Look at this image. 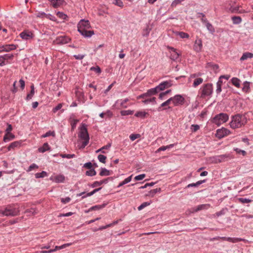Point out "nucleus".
<instances>
[{
  "mask_svg": "<svg viewBox=\"0 0 253 253\" xmlns=\"http://www.w3.org/2000/svg\"><path fill=\"white\" fill-rule=\"evenodd\" d=\"M90 27L88 20L82 19L78 24V31L84 37L90 38L94 34L93 30H88Z\"/></svg>",
  "mask_w": 253,
  "mask_h": 253,
  "instance_id": "obj_1",
  "label": "nucleus"
},
{
  "mask_svg": "<svg viewBox=\"0 0 253 253\" xmlns=\"http://www.w3.org/2000/svg\"><path fill=\"white\" fill-rule=\"evenodd\" d=\"M19 207L11 204L0 208V216H15L19 214Z\"/></svg>",
  "mask_w": 253,
  "mask_h": 253,
  "instance_id": "obj_2",
  "label": "nucleus"
},
{
  "mask_svg": "<svg viewBox=\"0 0 253 253\" xmlns=\"http://www.w3.org/2000/svg\"><path fill=\"white\" fill-rule=\"evenodd\" d=\"M247 123V119L245 115L237 114L231 117L230 126L232 128L235 129L244 126Z\"/></svg>",
  "mask_w": 253,
  "mask_h": 253,
  "instance_id": "obj_3",
  "label": "nucleus"
},
{
  "mask_svg": "<svg viewBox=\"0 0 253 253\" xmlns=\"http://www.w3.org/2000/svg\"><path fill=\"white\" fill-rule=\"evenodd\" d=\"M79 137L83 140L82 144L80 148H84L88 143L89 137L87 128L83 126L81 127V130L78 134Z\"/></svg>",
  "mask_w": 253,
  "mask_h": 253,
  "instance_id": "obj_4",
  "label": "nucleus"
},
{
  "mask_svg": "<svg viewBox=\"0 0 253 253\" xmlns=\"http://www.w3.org/2000/svg\"><path fill=\"white\" fill-rule=\"evenodd\" d=\"M229 119V115L226 113H221L215 115L211 120L212 123L219 126L226 123Z\"/></svg>",
  "mask_w": 253,
  "mask_h": 253,
  "instance_id": "obj_5",
  "label": "nucleus"
},
{
  "mask_svg": "<svg viewBox=\"0 0 253 253\" xmlns=\"http://www.w3.org/2000/svg\"><path fill=\"white\" fill-rule=\"evenodd\" d=\"M212 93V85L211 84L208 83L205 84L202 88V94L201 97L202 98L205 96H210Z\"/></svg>",
  "mask_w": 253,
  "mask_h": 253,
  "instance_id": "obj_6",
  "label": "nucleus"
},
{
  "mask_svg": "<svg viewBox=\"0 0 253 253\" xmlns=\"http://www.w3.org/2000/svg\"><path fill=\"white\" fill-rule=\"evenodd\" d=\"M171 103L174 106L182 105L185 101L184 98L181 95H175L173 97H170Z\"/></svg>",
  "mask_w": 253,
  "mask_h": 253,
  "instance_id": "obj_7",
  "label": "nucleus"
},
{
  "mask_svg": "<svg viewBox=\"0 0 253 253\" xmlns=\"http://www.w3.org/2000/svg\"><path fill=\"white\" fill-rule=\"evenodd\" d=\"M235 2V1H231L230 3L229 4L230 7L227 6L225 8V10L226 11L231 12L232 13H243L245 12V10L241 9L240 6H233L231 5V3Z\"/></svg>",
  "mask_w": 253,
  "mask_h": 253,
  "instance_id": "obj_8",
  "label": "nucleus"
},
{
  "mask_svg": "<svg viewBox=\"0 0 253 253\" xmlns=\"http://www.w3.org/2000/svg\"><path fill=\"white\" fill-rule=\"evenodd\" d=\"M158 92H159V91L156 86L154 88H152L150 89H148L146 93L139 95L137 97V98L138 99L145 98L146 97H150L152 95L157 94Z\"/></svg>",
  "mask_w": 253,
  "mask_h": 253,
  "instance_id": "obj_9",
  "label": "nucleus"
},
{
  "mask_svg": "<svg viewBox=\"0 0 253 253\" xmlns=\"http://www.w3.org/2000/svg\"><path fill=\"white\" fill-rule=\"evenodd\" d=\"M230 131L227 128L222 127L216 130L215 136L217 138L221 139L230 133Z\"/></svg>",
  "mask_w": 253,
  "mask_h": 253,
  "instance_id": "obj_10",
  "label": "nucleus"
},
{
  "mask_svg": "<svg viewBox=\"0 0 253 253\" xmlns=\"http://www.w3.org/2000/svg\"><path fill=\"white\" fill-rule=\"evenodd\" d=\"M218 238H220L223 241H227L231 243H237L240 241H243L245 243H249L248 240L240 238H231V237H218Z\"/></svg>",
  "mask_w": 253,
  "mask_h": 253,
  "instance_id": "obj_11",
  "label": "nucleus"
},
{
  "mask_svg": "<svg viewBox=\"0 0 253 253\" xmlns=\"http://www.w3.org/2000/svg\"><path fill=\"white\" fill-rule=\"evenodd\" d=\"M129 99L128 98H126L124 100L118 99L116 101L114 106L116 107L117 108H126L127 106L126 105V103L129 101Z\"/></svg>",
  "mask_w": 253,
  "mask_h": 253,
  "instance_id": "obj_12",
  "label": "nucleus"
},
{
  "mask_svg": "<svg viewBox=\"0 0 253 253\" xmlns=\"http://www.w3.org/2000/svg\"><path fill=\"white\" fill-rule=\"evenodd\" d=\"M17 47V45L15 44H6L0 46V52L5 51L9 52L11 50L15 49Z\"/></svg>",
  "mask_w": 253,
  "mask_h": 253,
  "instance_id": "obj_13",
  "label": "nucleus"
},
{
  "mask_svg": "<svg viewBox=\"0 0 253 253\" xmlns=\"http://www.w3.org/2000/svg\"><path fill=\"white\" fill-rule=\"evenodd\" d=\"M203 47V44L202 40L197 39L196 40L193 45V49L197 52L201 51Z\"/></svg>",
  "mask_w": 253,
  "mask_h": 253,
  "instance_id": "obj_14",
  "label": "nucleus"
},
{
  "mask_svg": "<svg viewBox=\"0 0 253 253\" xmlns=\"http://www.w3.org/2000/svg\"><path fill=\"white\" fill-rule=\"evenodd\" d=\"M172 85V84L170 81H165L160 84L157 87L159 91L164 90L165 89L169 87Z\"/></svg>",
  "mask_w": 253,
  "mask_h": 253,
  "instance_id": "obj_15",
  "label": "nucleus"
},
{
  "mask_svg": "<svg viewBox=\"0 0 253 253\" xmlns=\"http://www.w3.org/2000/svg\"><path fill=\"white\" fill-rule=\"evenodd\" d=\"M171 102V99L169 98L165 102H163L158 107V111H162L163 110H167V109H171V107L169 106Z\"/></svg>",
  "mask_w": 253,
  "mask_h": 253,
  "instance_id": "obj_16",
  "label": "nucleus"
},
{
  "mask_svg": "<svg viewBox=\"0 0 253 253\" xmlns=\"http://www.w3.org/2000/svg\"><path fill=\"white\" fill-rule=\"evenodd\" d=\"M13 57V55L11 54H6L3 56L0 57V61L2 60V62L0 63V66H2L7 64L5 60L12 59Z\"/></svg>",
  "mask_w": 253,
  "mask_h": 253,
  "instance_id": "obj_17",
  "label": "nucleus"
},
{
  "mask_svg": "<svg viewBox=\"0 0 253 253\" xmlns=\"http://www.w3.org/2000/svg\"><path fill=\"white\" fill-rule=\"evenodd\" d=\"M169 48L170 50V58L172 60H176L179 56V54L176 51V49L172 47H169Z\"/></svg>",
  "mask_w": 253,
  "mask_h": 253,
  "instance_id": "obj_18",
  "label": "nucleus"
},
{
  "mask_svg": "<svg viewBox=\"0 0 253 253\" xmlns=\"http://www.w3.org/2000/svg\"><path fill=\"white\" fill-rule=\"evenodd\" d=\"M101 187H99L98 188H96V189H94L92 191L89 192V193H88L87 194H85V193L84 192H82L79 194L77 195L78 196H82V199H84L87 197H89V196H91L92 195H93L94 194H95V193H96L97 192L99 191L101 189Z\"/></svg>",
  "mask_w": 253,
  "mask_h": 253,
  "instance_id": "obj_19",
  "label": "nucleus"
},
{
  "mask_svg": "<svg viewBox=\"0 0 253 253\" xmlns=\"http://www.w3.org/2000/svg\"><path fill=\"white\" fill-rule=\"evenodd\" d=\"M20 37L23 40H29L32 38L33 34L28 31H24L20 34Z\"/></svg>",
  "mask_w": 253,
  "mask_h": 253,
  "instance_id": "obj_20",
  "label": "nucleus"
},
{
  "mask_svg": "<svg viewBox=\"0 0 253 253\" xmlns=\"http://www.w3.org/2000/svg\"><path fill=\"white\" fill-rule=\"evenodd\" d=\"M22 142L21 141H16L12 142L7 147L8 151H10L12 149H14L15 148H19L20 147Z\"/></svg>",
  "mask_w": 253,
  "mask_h": 253,
  "instance_id": "obj_21",
  "label": "nucleus"
},
{
  "mask_svg": "<svg viewBox=\"0 0 253 253\" xmlns=\"http://www.w3.org/2000/svg\"><path fill=\"white\" fill-rule=\"evenodd\" d=\"M15 135L11 133L5 134L3 137V141L5 142H8L14 139Z\"/></svg>",
  "mask_w": 253,
  "mask_h": 253,
  "instance_id": "obj_22",
  "label": "nucleus"
},
{
  "mask_svg": "<svg viewBox=\"0 0 253 253\" xmlns=\"http://www.w3.org/2000/svg\"><path fill=\"white\" fill-rule=\"evenodd\" d=\"M112 171H110L105 168H101V171L99 173L100 176H108L112 174Z\"/></svg>",
  "mask_w": 253,
  "mask_h": 253,
  "instance_id": "obj_23",
  "label": "nucleus"
},
{
  "mask_svg": "<svg viewBox=\"0 0 253 253\" xmlns=\"http://www.w3.org/2000/svg\"><path fill=\"white\" fill-rule=\"evenodd\" d=\"M253 57V53L247 52L243 54L242 57L240 58V60L244 61L247 60L248 58H252Z\"/></svg>",
  "mask_w": 253,
  "mask_h": 253,
  "instance_id": "obj_24",
  "label": "nucleus"
},
{
  "mask_svg": "<svg viewBox=\"0 0 253 253\" xmlns=\"http://www.w3.org/2000/svg\"><path fill=\"white\" fill-rule=\"evenodd\" d=\"M206 181V180L205 179V180H199L196 183L189 184L187 186H186L185 188L192 187H198L200 185L202 184V183H205Z\"/></svg>",
  "mask_w": 253,
  "mask_h": 253,
  "instance_id": "obj_25",
  "label": "nucleus"
},
{
  "mask_svg": "<svg viewBox=\"0 0 253 253\" xmlns=\"http://www.w3.org/2000/svg\"><path fill=\"white\" fill-rule=\"evenodd\" d=\"M174 146V144H171L167 146H163L159 148L156 151V153H159L162 151H165L168 149L172 148Z\"/></svg>",
  "mask_w": 253,
  "mask_h": 253,
  "instance_id": "obj_26",
  "label": "nucleus"
},
{
  "mask_svg": "<svg viewBox=\"0 0 253 253\" xmlns=\"http://www.w3.org/2000/svg\"><path fill=\"white\" fill-rule=\"evenodd\" d=\"M210 207V205L207 204H203L198 206L196 209L194 210V211L195 212H197L199 211L204 210V209H208Z\"/></svg>",
  "mask_w": 253,
  "mask_h": 253,
  "instance_id": "obj_27",
  "label": "nucleus"
},
{
  "mask_svg": "<svg viewBox=\"0 0 253 253\" xmlns=\"http://www.w3.org/2000/svg\"><path fill=\"white\" fill-rule=\"evenodd\" d=\"M161 191V189L160 188L154 189L150 190L149 192V193L146 195L147 196H150L151 197H154V196L158 192H160Z\"/></svg>",
  "mask_w": 253,
  "mask_h": 253,
  "instance_id": "obj_28",
  "label": "nucleus"
},
{
  "mask_svg": "<svg viewBox=\"0 0 253 253\" xmlns=\"http://www.w3.org/2000/svg\"><path fill=\"white\" fill-rule=\"evenodd\" d=\"M232 21L234 24H239L242 22V18L240 16H233L231 17Z\"/></svg>",
  "mask_w": 253,
  "mask_h": 253,
  "instance_id": "obj_29",
  "label": "nucleus"
},
{
  "mask_svg": "<svg viewBox=\"0 0 253 253\" xmlns=\"http://www.w3.org/2000/svg\"><path fill=\"white\" fill-rule=\"evenodd\" d=\"M31 90L29 94H28L27 95V97H26V100H29L31 99L33 97V96L34 95V93H35V88H34V86L33 84H32L31 86Z\"/></svg>",
  "mask_w": 253,
  "mask_h": 253,
  "instance_id": "obj_30",
  "label": "nucleus"
},
{
  "mask_svg": "<svg viewBox=\"0 0 253 253\" xmlns=\"http://www.w3.org/2000/svg\"><path fill=\"white\" fill-rule=\"evenodd\" d=\"M203 82V79L201 78H196L193 82V87H196Z\"/></svg>",
  "mask_w": 253,
  "mask_h": 253,
  "instance_id": "obj_31",
  "label": "nucleus"
},
{
  "mask_svg": "<svg viewBox=\"0 0 253 253\" xmlns=\"http://www.w3.org/2000/svg\"><path fill=\"white\" fill-rule=\"evenodd\" d=\"M218 158H219L220 162H224L227 160L228 159H231L230 155L229 154H223L218 155Z\"/></svg>",
  "mask_w": 253,
  "mask_h": 253,
  "instance_id": "obj_32",
  "label": "nucleus"
},
{
  "mask_svg": "<svg viewBox=\"0 0 253 253\" xmlns=\"http://www.w3.org/2000/svg\"><path fill=\"white\" fill-rule=\"evenodd\" d=\"M49 146L47 143H45L43 144V146L42 147L39 148V152L41 153H43L49 149Z\"/></svg>",
  "mask_w": 253,
  "mask_h": 253,
  "instance_id": "obj_33",
  "label": "nucleus"
},
{
  "mask_svg": "<svg viewBox=\"0 0 253 253\" xmlns=\"http://www.w3.org/2000/svg\"><path fill=\"white\" fill-rule=\"evenodd\" d=\"M231 82L232 84L237 87H239L240 86V80L237 78H233L231 79Z\"/></svg>",
  "mask_w": 253,
  "mask_h": 253,
  "instance_id": "obj_34",
  "label": "nucleus"
},
{
  "mask_svg": "<svg viewBox=\"0 0 253 253\" xmlns=\"http://www.w3.org/2000/svg\"><path fill=\"white\" fill-rule=\"evenodd\" d=\"M222 84V82L220 80H219L216 83V92L217 94H219L221 91Z\"/></svg>",
  "mask_w": 253,
  "mask_h": 253,
  "instance_id": "obj_35",
  "label": "nucleus"
},
{
  "mask_svg": "<svg viewBox=\"0 0 253 253\" xmlns=\"http://www.w3.org/2000/svg\"><path fill=\"white\" fill-rule=\"evenodd\" d=\"M62 3V0H51V4L54 7L60 6Z\"/></svg>",
  "mask_w": 253,
  "mask_h": 253,
  "instance_id": "obj_36",
  "label": "nucleus"
},
{
  "mask_svg": "<svg viewBox=\"0 0 253 253\" xmlns=\"http://www.w3.org/2000/svg\"><path fill=\"white\" fill-rule=\"evenodd\" d=\"M106 206V204H104L103 205H96L93 207H91L89 211H95V210H99L103 208H104Z\"/></svg>",
  "mask_w": 253,
  "mask_h": 253,
  "instance_id": "obj_37",
  "label": "nucleus"
},
{
  "mask_svg": "<svg viewBox=\"0 0 253 253\" xmlns=\"http://www.w3.org/2000/svg\"><path fill=\"white\" fill-rule=\"evenodd\" d=\"M63 246L62 245V246H56L55 247V248L54 249H50L48 251H40V253H51V252H53L54 251H55L57 250H59V249H61L63 248Z\"/></svg>",
  "mask_w": 253,
  "mask_h": 253,
  "instance_id": "obj_38",
  "label": "nucleus"
},
{
  "mask_svg": "<svg viewBox=\"0 0 253 253\" xmlns=\"http://www.w3.org/2000/svg\"><path fill=\"white\" fill-rule=\"evenodd\" d=\"M147 113L144 111H138L135 114V116L137 117L145 118Z\"/></svg>",
  "mask_w": 253,
  "mask_h": 253,
  "instance_id": "obj_39",
  "label": "nucleus"
},
{
  "mask_svg": "<svg viewBox=\"0 0 253 253\" xmlns=\"http://www.w3.org/2000/svg\"><path fill=\"white\" fill-rule=\"evenodd\" d=\"M206 26L210 33L212 34L215 32L214 28L210 22H207Z\"/></svg>",
  "mask_w": 253,
  "mask_h": 253,
  "instance_id": "obj_40",
  "label": "nucleus"
},
{
  "mask_svg": "<svg viewBox=\"0 0 253 253\" xmlns=\"http://www.w3.org/2000/svg\"><path fill=\"white\" fill-rule=\"evenodd\" d=\"M177 35H178L181 38L184 39V38H189V35L186 33H184L183 32H178L176 33Z\"/></svg>",
  "mask_w": 253,
  "mask_h": 253,
  "instance_id": "obj_41",
  "label": "nucleus"
},
{
  "mask_svg": "<svg viewBox=\"0 0 253 253\" xmlns=\"http://www.w3.org/2000/svg\"><path fill=\"white\" fill-rule=\"evenodd\" d=\"M134 111L133 110H122L121 111L122 116H127L133 114Z\"/></svg>",
  "mask_w": 253,
  "mask_h": 253,
  "instance_id": "obj_42",
  "label": "nucleus"
},
{
  "mask_svg": "<svg viewBox=\"0 0 253 253\" xmlns=\"http://www.w3.org/2000/svg\"><path fill=\"white\" fill-rule=\"evenodd\" d=\"M86 175L88 176H94L96 174V172L94 169H90L89 170L86 171Z\"/></svg>",
  "mask_w": 253,
  "mask_h": 253,
  "instance_id": "obj_43",
  "label": "nucleus"
},
{
  "mask_svg": "<svg viewBox=\"0 0 253 253\" xmlns=\"http://www.w3.org/2000/svg\"><path fill=\"white\" fill-rule=\"evenodd\" d=\"M46 176H47V173L44 171L35 174V177L37 178L44 177Z\"/></svg>",
  "mask_w": 253,
  "mask_h": 253,
  "instance_id": "obj_44",
  "label": "nucleus"
},
{
  "mask_svg": "<svg viewBox=\"0 0 253 253\" xmlns=\"http://www.w3.org/2000/svg\"><path fill=\"white\" fill-rule=\"evenodd\" d=\"M250 89V83L246 81L244 83V87L242 88V90L244 92H248Z\"/></svg>",
  "mask_w": 253,
  "mask_h": 253,
  "instance_id": "obj_45",
  "label": "nucleus"
},
{
  "mask_svg": "<svg viewBox=\"0 0 253 253\" xmlns=\"http://www.w3.org/2000/svg\"><path fill=\"white\" fill-rule=\"evenodd\" d=\"M228 209L227 208H223L220 211H218L215 213V215L217 216H220L221 215H224L227 211Z\"/></svg>",
  "mask_w": 253,
  "mask_h": 253,
  "instance_id": "obj_46",
  "label": "nucleus"
},
{
  "mask_svg": "<svg viewBox=\"0 0 253 253\" xmlns=\"http://www.w3.org/2000/svg\"><path fill=\"white\" fill-rule=\"evenodd\" d=\"M110 147H111V144H107V145H106L105 146H104L103 147H102L100 149L96 150V153H98L99 152H101L103 153H105V151L103 150H104V149H108Z\"/></svg>",
  "mask_w": 253,
  "mask_h": 253,
  "instance_id": "obj_47",
  "label": "nucleus"
},
{
  "mask_svg": "<svg viewBox=\"0 0 253 253\" xmlns=\"http://www.w3.org/2000/svg\"><path fill=\"white\" fill-rule=\"evenodd\" d=\"M106 159L107 157L103 155L100 154L98 156V159L99 161V162L103 164H105L106 163Z\"/></svg>",
  "mask_w": 253,
  "mask_h": 253,
  "instance_id": "obj_48",
  "label": "nucleus"
},
{
  "mask_svg": "<svg viewBox=\"0 0 253 253\" xmlns=\"http://www.w3.org/2000/svg\"><path fill=\"white\" fill-rule=\"evenodd\" d=\"M63 42V37L60 36L56 38L55 40L54 41V42L55 44H62Z\"/></svg>",
  "mask_w": 253,
  "mask_h": 253,
  "instance_id": "obj_49",
  "label": "nucleus"
},
{
  "mask_svg": "<svg viewBox=\"0 0 253 253\" xmlns=\"http://www.w3.org/2000/svg\"><path fill=\"white\" fill-rule=\"evenodd\" d=\"M26 213H29L28 215H34L37 213L36 210L33 208L28 209L25 211Z\"/></svg>",
  "mask_w": 253,
  "mask_h": 253,
  "instance_id": "obj_50",
  "label": "nucleus"
},
{
  "mask_svg": "<svg viewBox=\"0 0 253 253\" xmlns=\"http://www.w3.org/2000/svg\"><path fill=\"white\" fill-rule=\"evenodd\" d=\"M238 200L240 202L243 204L249 203L251 202L252 200L249 199L244 198H240L238 199Z\"/></svg>",
  "mask_w": 253,
  "mask_h": 253,
  "instance_id": "obj_51",
  "label": "nucleus"
},
{
  "mask_svg": "<svg viewBox=\"0 0 253 253\" xmlns=\"http://www.w3.org/2000/svg\"><path fill=\"white\" fill-rule=\"evenodd\" d=\"M141 136L140 134H131L129 135V138L131 141H134L136 139L139 138Z\"/></svg>",
  "mask_w": 253,
  "mask_h": 253,
  "instance_id": "obj_52",
  "label": "nucleus"
},
{
  "mask_svg": "<svg viewBox=\"0 0 253 253\" xmlns=\"http://www.w3.org/2000/svg\"><path fill=\"white\" fill-rule=\"evenodd\" d=\"M190 128L192 132H195L199 129L200 126L198 125H192Z\"/></svg>",
  "mask_w": 253,
  "mask_h": 253,
  "instance_id": "obj_53",
  "label": "nucleus"
},
{
  "mask_svg": "<svg viewBox=\"0 0 253 253\" xmlns=\"http://www.w3.org/2000/svg\"><path fill=\"white\" fill-rule=\"evenodd\" d=\"M38 168L39 167L38 165H37L35 164H33L29 167L28 169L27 170V171L29 172L33 170L34 169H38Z\"/></svg>",
  "mask_w": 253,
  "mask_h": 253,
  "instance_id": "obj_54",
  "label": "nucleus"
},
{
  "mask_svg": "<svg viewBox=\"0 0 253 253\" xmlns=\"http://www.w3.org/2000/svg\"><path fill=\"white\" fill-rule=\"evenodd\" d=\"M207 65L208 67H211L213 70H217L219 68L217 64H213L211 62L208 63Z\"/></svg>",
  "mask_w": 253,
  "mask_h": 253,
  "instance_id": "obj_55",
  "label": "nucleus"
},
{
  "mask_svg": "<svg viewBox=\"0 0 253 253\" xmlns=\"http://www.w3.org/2000/svg\"><path fill=\"white\" fill-rule=\"evenodd\" d=\"M150 205V203H149V202H144L140 206H139L138 207V210L139 211H140V210H142L143 208H144L145 207H146Z\"/></svg>",
  "mask_w": 253,
  "mask_h": 253,
  "instance_id": "obj_56",
  "label": "nucleus"
},
{
  "mask_svg": "<svg viewBox=\"0 0 253 253\" xmlns=\"http://www.w3.org/2000/svg\"><path fill=\"white\" fill-rule=\"evenodd\" d=\"M113 3L118 6H123V2L121 0H113Z\"/></svg>",
  "mask_w": 253,
  "mask_h": 253,
  "instance_id": "obj_57",
  "label": "nucleus"
},
{
  "mask_svg": "<svg viewBox=\"0 0 253 253\" xmlns=\"http://www.w3.org/2000/svg\"><path fill=\"white\" fill-rule=\"evenodd\" d=\"M145 176H146L145 174H141L136 176L134 177V179L136 181L141 180H142L144 178H145Z\"/></svg>",
  "mask_w": 253,
  "mask_h": 253,
  "instance_id": "obj_58",
  "label": "nucleus"
},
{
  "mask_svg": "<svg viewBox=\"0 0 253 253\" xmlns=\"http://www.w3.org/2000/svg\"><path fill=\"white\" fill-rule=\"evenodd\" d=\"M234 150L236 151L237 153L242 154L243 156H245L247 154L245 151L241 150L238 148H234Z\"/></svg>",
  "mask_w": 253,
  "mask_h": 253,
  "instance_id": "obj_59",
  "label": "nucleus"
},
{
  "mask_svg": "<svg viewBox=\"0 0 253 253\" xmlns=\"http://www.w3.org/2000/svg\"><path fill=\"white\" fill-rule=\"evenodd\" d=\"M90 70L91 71H95L96 73H98V74H100L101 72V69L98 66H96V67H92L91 68H90Z\"/></svg>",
  "mask_w": 253,
  "mask_h": 253,
  "instance_id": "obj_60",
  "label": "nucleus"
},
{
  "mask_svg": "<svg viewBox=\"0 0 253 253\" xmlns=\"http://www.w3.org/2000/svg\"><path fill=\"white\" fill-rule=\"evenodd\" d=\"M55 181L56 182H62L63 181V176L62 175H58L55 177Z\"/></svg>",
  "mask_w": 253,
  "mask_h": 253,
  "instance_id": "obj_61",
  "label": "nucleus"
},
{
  "mask_svg": "<svg viewBox=\"0 0 253 253\" xmlns=\"http://www.w3.org/2000/svg\"><path fill=\"white\" fill-rule=\"evenodd\" d=\"M54 134L55 133H54V131H49L47 132L46 133H45L44 134L42 135V137L44 138V137H48L50 135L54 136Z\"/></svg>",
  "mask_w": 253,
  "mask_h": 253,
  "instance_id": "obj_62",
  "label": "nucleus"
},
{
  "mask_svg": "<svg viewBox=\"0 0 253 253\" xmlns=\"http://www.w3.org/2000/svg\"><path fill=\"white\" fill-rule=\"evenodd\" d=\"M113 179V178L112 177H107V178H105L103 180H100L101 182V184H106L108 182L109 180H112Z\"/></svg>",
  "mask_w": 253,
  "mask_h": 253,
  "instance_id": "obj_63",
  "label": "nucleus"
},
{
  "mask_svg": "<svg viewBox=\"0 0 253 253\" xmlns=\"http://www.w3.org/2000/svg\"><path fill=\"white\" fill-rule=\"evenodd\" d=\"M62 107V104L60 103L57 106H56L55 108L53 109V113H55L57 111L61 109Z\"/></svg>",
  "mask_w": 253,
  "mask_h": 253,
  "instance_id": "obj_64",
  "label": "nucleus"
}]
</instances>
